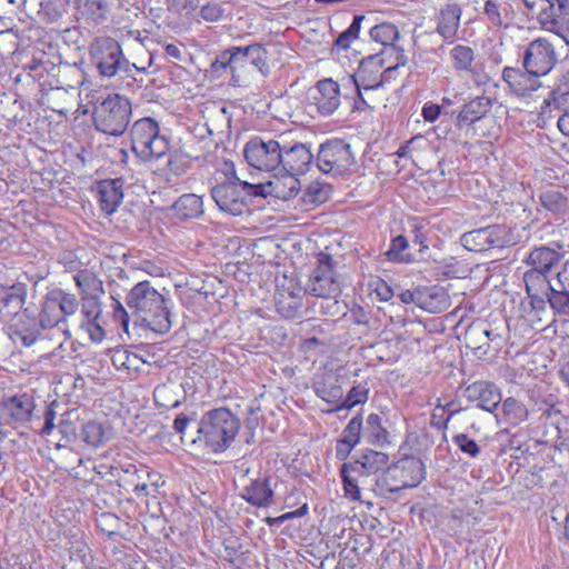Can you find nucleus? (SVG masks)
Instances as JSON below:
<instances>
[{
    "label": "nucleus",
    "instance_id": "f257e3e1",
    "mask_svg": "<svg viewBox=\"0 0 569 569\" xmlns=\"http://www.w3.org/2000/svg\"><path fill=\"white\" fill-rule=\"evenodd\" d=\"M126 303L140 323L157 333H166L171 328L170 312L164 297L150 283L138 282L127 295Z\"/></svg>",
    "mask_w": 569,
    "mask_h": 569
},
{
    "label": "nucleus",
    "instance_id": "f03ea898",
    "mask_svg": "<svg viewBox=\"0 0 569 569\" xmlns=\"http://www.w3.org/2000/svg\"><path fill=\"white\" fill-rule=\"evenodd\" d=\"M389 461L387 453L372 449L363 450L359 457L340 468L346 497L353 501L361 500V490L373 492L375 480L372 476L385 471Z\"/></svg>",
    "mask_w": 569,
    "mask_h": 569
},
{
    "label": "nucleus",
    "instance_id": "7ed1b4c3",
    "mask_svg": "<svg viewBox=\"0 0 569 569\" xmlns=\"http://www.w3.org/2000/svg\"><path fill=\"white\" fill-rule=\"evenodd\" d=\"M240 429V421L228 408L207 411L197 425V438L190 437V443L203 445L211 452L226 451Z\"/></svg>",
    "mask_w": 569,
    "mask_h": 569
},
{
    "label": "nucleus",
    "instance_id": "20e7f679",
    "mask_svg": "<svg viewBox=\"0 0 569 569\" xmlns=\"http://www.w3.org/2000/svg\"><path fill=\"white\" fill-rule=\"evenodd\" d=\"M426 477L425 465L420 458L405 457L387 466L386 470L376 477L373 493L388 497L405 488L417 487Z\"/></svg>",
    "mask_w": 569,
    "mask_h": 569
},
{
    "label": "nucleus",
    "instance_id": "39448f33",
    "mask_svg": "<svg viewBox=\"0 0 569 569\" xmlns=\"http://www.w3.org/2000/svg\"><path fill=\"white\" fill-rule=\"evenodd\" d=\"M131 102L128 98L118 93L98 98L93 104L94 128L110 136H121L131 119Z\"/></svg>",
    "mask_w": 569,
    "mask_h": 569
},
{
    "label": "nucleus",
    "instance_id": "423d86ee",
    "mask_svg": "<svg viewBox=\"0 0 569 569\" xmlns=\"http://www.w3.org/2000/svg\"><path fill=\"white\" fill-rule=\"evenodd\" d=\"M221 63L232 71V80L239 81L241 76H251L260 72L266 74L269 71L267 63V51L258 43L247 47H232L221 53Z\"/></svg>",
    "mask_w": 569,
    "mask_h": 569
},
{
    "label": "nucleus",
    "instance_id": "0eeeda50",
    "mask_svg": "<svg viewBox=\"0 0 569 569\" xmlns=\"http://www.w3.org/2000/svg\"><path fill=\"white\" fill-rule=\"evenodd\" d=\"M130 137L132 151L142 160L160 158L169 150L167 138L160 134L158 122L150 117L134 121Z\"/></svg>",
    "mask_w": 569,
    "mask_h": 569
},
{
    "label": "nucleus",
    "instance_id": "6e6552de",
    "mask_svg": "<svg viewBox=\"0 0 569 569\" xmlns=\"http://www.w3.org/2000/svg\"><path fill=\"white\" fill-rule=\"evenodd\" d=\"M90 57L102 77L111 78L120 72L130 74L132 69L139 70L124 58L119 42L109 37L97 38L92 42Z\"/></svg>",
    "mask_w": 569,
    "mask_h": 569
},
{
    "label": "nucleus",
    "instance_id": "1a4fd4ad",
    "mask_svg": "<svg viewBox=\"0 0 569 569\" xmlns=\"http://www.w3.org/2000/svg\"><path fill=\"white\" fill-rule=\"evenodd\" d=\"M282 136L277 139L271 137H252L243 148L247 163L260 171H280Z\"/></svg>",
    "mask_w": 569,
    "mask_h": 569
},
{
    "label": "nucleus",
    "instance_id": "9d476101",
    "mask_svg": "<svg viewBox=\"0 0 569 569\" xmlns=\"http://www.w3.org/2000/svg\"><path fill=\"white\" fill-rule=\"evenodd\" d=\"M317 168L325 174L343 176L355 164L351 146L342 139H329L319 146Z\"/></svg>",
    "mask_w": 569,
    "mask_h": 569
},
{
    "label": "nucleus",
    "instance_id": "9b49d317",
    "mask_svg": "<svg viewBox=\"0 0 569 569\" xmlns=\"http://www.w3.org/2000/svg\"><path fill=\"white\" fill-rule=\"evenodd\" d=\"M258 183L243 182L237 187L232 182H222L211 189V197L221 211L232 216L242 214L252 198L260 197Z\"/></svg>",
    "mask_w": 569,
    "mask_h": 569
},
{
    "label": "nucleus",
    "instance_id": "f8f14e48",
    "mask_svg": "<svg viewBox=\"0 0 569 569\" xmlns=\"http://www.w3.org/2000/svg\"><path fill=\"white\" fill-rule=\"evenodd\" d=\"M306 292L325 299H333L337 305V297L341 293V283L333 269L332 258L326 253H319L318 266L312 271Z\"/></svg>",
    "mask_w": 569,
    "mask_h": 569
},
{
    "label": "nucleus",
    "instance_id": "ddd939ff",
    "mask_svg": "<svg viewBox=\"0 0 569 569\" xmlns=\"http://www.w3.org/2000/svg\"><path fill=\"white\" fill-rule=\"evenodd\" d=\"M557 62L555 44L543 37L529 42L522 54V67H529L540 77L547 76Z\"/></svg>",
    "mask_w": 569,
    "mask_h": 569
},
{
    "label": "nucleus",
    "instance_id": "4468645a",
    "mask_svg": "<svg viewBox=\"0 0 569 569\" xmlns=\"http://www.w3.org/2000/svg\"><path fill=\"white\" fill-rule=\"evenodd\" d=\"M383 54L385 51H380L361 60L358 70L352 76L357 90H375L382 87L383 81L390 79L392 73L387 74L386 69L381 72L385 64Z\"/></svg>",
    "mask_w": 569,
    "mask_h": 569
},
{
    "label": "nucleus",
    "instance_id": "2eb2a0df",
    "mask_svg": "<svg viewBox=\"0 0 569 569\" xmlns=\"http://www.w3.org/2000/svg\"><path fill=\"white\" fill-rule=\"evenodd\" d=\"M281 149V172L305 174L309 171L316 160L307 143L289 142L287 141L286 136H282Z\"/></svg>",
    "mask_w": 569,
    "mask_h": 569
},
{
    "label": "nucleus",
    "instance_id": "dca6fc26",
    "mask_svg": "<svg viewBox=\"0 0 569 569\" xmlns=\"http://www.w3.org/2000/svg\"><path fill=\"white\" fill-rule=\"evenodd\" d=\"M540 76L529 67H505L502 80L511 94L528 98L541 87Z\"/></svg>",
    "mask_w": 569,
    "mask_h": 569
},
{
    "label": "nucleus",
    "instance_id": "f3484780",
    "mask_svg": "<svg viewBox=\"0 0 569 569\" xmlns=\"http://www.w3.org/2000/svg\"><path fill=\"white\" fill-rule=\"evenodd\" d=\"M370 38L385 47V54L389 53V58H395L396 62L392 66L386 68L387 74L393 73L399 67H403L407 63L403 49L396 46V41L399 39L398 28L390 22H382L370 29Z\"/></svg>",
    "mask_w": 569,
    "mask_h": 569
},
{
    "label": "nucleus",
    "instance_id": "a211bd4d",
    "mask_svg": "<svg viewBox=\"0 0 569 569\" xmlns=\"http://www.w3.org/2000/svg\"><path fill=\"white\" fill-rule=\"evenodd\" d=\"M10 336L14 341H20L23 346H32L40 337L42 326L34 312L30 308L18 311L10 320Z\"/></svg>",
    "mask_w": 569,
    "mask_h": 569
},
{
    "label": "nucleus",
    "instance_id": "6ab92c4d",
    "mask_svg": "<svg viewBox=\"0 0 569 569\" xmlns=\"http://www.w3.org/2000/svg\"><path fill=\"white\" fill-rule=\"evenodd\" d=\"M309 96L317 111L325 117L333 114L341 102L339 84L331 78L319 80L309 90Z\"/></svg>",
    "mask_w": 569,
    "mask_h": 569
},
{
    "label": "nucleus",
    "instance_id": "aec40b11",
    "mask_svg": "<svg viewBox=\"0 0 569 569\" xmlns=\"http://www.w3.org/2000/svg\"><path fill=\"white\" fill-rule=\"evenodd\" d=\"M299 174L293 172H283L281 177H274L264 183H258L259 194L261 198L273 196L281 200H289L295 198L300 191V181L297 178Z\"/></svg>",
    "mask_w": 569,
    "mask_h": 569
},
{
    "label": "nucleus",
    "instance_id": "412c9836",
    "mask_svg": "<svg viewBox=\"0 0 569 569\" xmlns=\"http://www.w3.org/2000/svg\"><path fill=\"white\" fill-rule=\"evenodd\" d=\"M468 400L477 402V408L493 412L501 402L499 389L488 381H476L465 390Z\"/></svg>",
    "mask_w": 569,
    "mask_h": 569
},
{
    "label": "nucleus",
    "instance_id": "4be33fe9",
    "mask_svg": "<svg viewBox=\"0 0 569 569\" xmlns=\"http://www.w3.org/2000/svg\"><path fill=\"white\" fill-rule=\"evenodd\" d=\"M94 190L101 211L106 214L116 212L123 199L122 179L101 180L97 182Z\"/></svg>",
    "mask_w": 569,
    "mask_h": 569
},
{
    "label": "nucleus",
    "instance_id": "5701e85b",
    "mask_svg": "<svg viewBox=\"0 0 569 569\" xmlns=\"http://www.w3.org/2000/svg\"><path fill=\"white\" fill-rule=\"evenodd\" d=\"M10 427L30 421L34 409L33 398L28 393L17 395L2 401Z\"/></svg>",
    "mask_w": 569,
    "mask_h": 569
},
{
    "label": "nucleus",
    "instance_id": "b1692460",
    "mask_svg": "<svg viewBox=\"0 0 569 569\" xmlns=\"http://www.w3.org/2000/svg\"><path fill=\"white\" fill-rule=\"evenodd\" d=\"M462 9L458 3H447L437 14L436 32L448 43L457 39Z\"/></svg>",
    "mask_w": 569,
    "mask_h": 569
},
{
    "label": "nucleus",
    "instance_id": "393cba45",
    "mask_svg": "<svg viewBox=\"0 0 569 569\" xmlns=\"http://www.w3.org/2000/svg\"><path fill=\"white\" fill-rule=\"evenodd\" d=\"M26 293V287L22 283L0 284V322L9 321L21 310Z\"/></svg>",
    "mask_w": 569,
    "mask_h": 569
},
{
    "label": "nucleus",
    "instance_id": "a878e982",
    "mask_svg": "<svg viewBox=\"0 0 569 569\" xmlns=\"http://www.w3.org/2000/svg\"><path fill=\"white\" fill-rule=\"evenodd\" d=\"M100 468H107V466L101 465ZM108 469L110 475L116 478L118 487L126 493L132 491L139 480L152 477L151 471L142 465L110 466Z\"/></svg>",
    "mask_w": 569,
    "mask_h": 569
},
{
    "label": "nucleus",
    "instance_id": "bb28decb",
    "mask_svg": "<svg viewBox=\"0 0 569 569\" xmlns=\"http://www.w3.org/2000/svg\"><path fill=\"white\" fill-rule=\"evenodd\" d=\"M492 108V100L486 96H477L466 102L458 112L456 126L459 129L470 127L471 124L485 118Z\"/></svg>",
    "mask_w": 569,
    "mask_h": 569
},
{
    "label": "nucleus",
    "instance_id": "cd10ccee",
    "mask_svg": "<svg viewBox=\"0 0 569 569\" xmlns=\"http://www.w3.org/2000/svg\"><path fill=\"white\" fill-rule=\"evenodd\" d=\"M241 496L247 502L257 508H267L274 503V492L268 477L252 479L243 488Z\"/></svg>",
    "mask_w": 569,
    "mask_h": 569
},
{
    "label": "nucleus",
    "instance_id": "c85d7f7f",
    "mask_svg": "<svg viewBox=\"0 0 569 569\" xmlns=\"http://www.w3.org/2000/svg\"><path fill=\"white\" fill-rule=\"evenodd\" d=\"M199 152H193L190 149L189 143H182L178 149L170 151L167 161V181H170V177H181L191 168V161L193 159H200Z\"/></svg>",
    "mask_w": 569,
    "mask_h": 569
},
{
    "label": "nucleus",
    "instance_id": "c756f323",
    "mask_svg": "<svg viewBox=\"0 0 569 569\" xmlns=\"http://www.w3.org/2000/svg\"><path fill=\"white\" fill-rule=\"evenodd\" d=\"M154 402L161 408H177L186 399V389L182 383L169 380L154 388Z\"/></svg>",
    "mask_w": 569,
    "mask_h": 569
},
{
    "label": "nucleus",
    "instance_id": "7c9ffc66",
    "mask_svg": "<svg viewBox=\"0 0 569 569\" xmlns=\"http://www.w3.org/2000/svg\"><path fill=\"white\" fill-rule=\"evenodd\" d=\"M562 258V253L547 246L536 247L528 254L525 262L533 270L550 274L552 268L557 266Z\"/></svg>",
    "mask_w": 569,
    "mask_h": 569
},
{
    "label": "nucleus",
    "instance_id": "2f4dec72",
    "mask_svg": "<svg viewBox=\"0 0 569 569\" xmlns=\"http://www.w3.org/2000/svg\"><path fill=\"white\" fill-rule=\"evenodd\" d=\"M276 309L286 319H295L302 307L301 290L290 288L278 289L274 296Z\"/></svg>",
    "mask_w": 569,
    "mask_h": 569
},
{
    "label": "nucleus",
    "instance_id": "473e14b6",
    "mask_svg": "<svg viewBox=\"0 0 569 569\" xmlns=\"http://www.w3.org/2000/svg\"><path fill=\"white\" fill-rule=\"evenodd\" d=\"M569 112V86L557 83L543 100L539 112V119L547 121L552 118V111Z\"/></svg>",
    "mask_w": 569,
    "mask_h": 569
},
{
    "label": "nucleus",
    "instance_id": "72a5a7b5",
    "mask_svg": "<svg viewBox=\"0 0 569 569\" xmlns=\"http://www.w3.org/2000/svg\"><path fill=\"white\" fill-rule=\"evenodd\" d=\"M542 208L557 217H565L569 212V190L559 188H549L543 190L540 196Z\"/></svg>",
    "mask_w": 569,
    "mask_h": 569
},
{
    "label": "nucleus",
    "instance_id": "f704fd0d",
    "mask_svg": "<svg viewBox=\"0 0 569 569\" xmlns=\"http://www.w3.org/2000/svg\"><path fill=\"white\" fill-rule=\"evenodd\" d=\"M213 131L207 124H196L190 133V137L183 142L189 143L193 152H199L200 157L212 152L218 143L212 139Z\"/></svg>",
    "mask_w": 569,
    "mask_h": 569
},
{
    "label": "nucleus",
    "instance_id": "c9c22d12",
    "mask_svg": "<svg viewBox=\"0 0 569 569\" xmlns=\"http://www.w3.org/2000/svg\"><path fill=\"white\" fill-rule=\"evenodd\" d=\"M172 209L179 219H197L203 214L202 198L194 193L182 194L174 201Z\"/></svg>",
    "mask_w": 569,
    "mask_h": 569
},
{
    "label": "nucleus",
    "instance_id": "e433bc0d",
    "mask_svg": "<svg viewBox=\"0 0 569 569\" xmlns=\"http://www.w3.org/2000/svg\"><path fill=\"white\" fill-rule=\"evenodd\" d=\"M487 231L490 241V249L511 247L520 241L518 231L506 224L488 226Z\"/></svg>",
    "mask_w": 569,
    "mask_h": 569
},
{
    "label": "nucleus",
    "instance_id": "4c0bfd02",
    "mask_svg": "<svg viewBox=\"0 0 569 569\" xmlns=\"http://www.w3.org/2000/svg\"><path fill=\"white\" fill-rule=\"evenodd\" d=\"M316 395L328 403L335 407L342 401L343 389L339 382L338 377L328 376V378L316 381L313 383Z\"/></svg>",
    "mask_w": 569,
    "mask_h": 569
},
{
    "label": "nucleus",
    "instance_id": "58836bf2",
    "mask_svg": "<svg viewBox=\"0 0 569 569\" xmlns=\"http://www.w3.org/2000/svg\"><path fill=\"white\" fill-rule=\"evenodd\" d=\"M363 439L372 445L388 443V431L382 426V419L377 413H370L363 426Z\"/></svg>",
    "mask_w": 569,
    "mask_h": 569
},
{
    "label": "nucleus",
    "instance_id": "ea45409f",
    "mask_svg": "<svg viewBox=\"0 0 569 569\" xmlns=\"http://www.w3.org/2000/svg\"><path fill=\"white\" fill-rule=\"evenodd\" d=\"M369 397V388L367 385H356L353 386L343 398L340 403L336 407L325 410L327 413L339 412L341 410H350L355 408L357 405H362L368 400Z\"/></svg>",
    "mask_w": 569,
    "mask_h": 569
},
{
    "label": "nucleus",
    "instance_id": "a19ab883",
    "mask_svg": "<svg viewBox=\"0 0 569 569\" xmlns=\"http://www.w3.org/2000/svg\"><path fill=\"white\" fill-rule=\"evenodd\" d=\"M463 248L473 252H482L490 249L487 227L465 232L460 238Z\"/></svg>",
    "mask_w": 569,
    "mask_h": 569
},
{
    "label": "nucleus",
    "instance_id": "79ce46f5",
    "mask_svg": "<svg viewBox=\"0 0 569 569\" xmlns=\"http://www.w3.org/2000/svg\"><path fill=\"white\" fill-rule=\"evenodd\" d=\"M523 282L527 295L547 293L552 287L549 281V274L531 268L523 273Z\"/></svg>",
    "mask_w": 569,
    "mask_h": 569
},
{
    "label": "nucleus",
    "instance_id": "37998d69",
    "mask_svg": "<svg viewBox=\"0 0 569 569\" xmlns=\"http://www.w3.org/2000/svg\"><path fill=\"white\" fill-rule=\"evenodd\" d=\"M64 316L60 311V308L57 307L56 302L49 296H46L42 309L40 312V321L42 329L53 328L59 326L64 320Z\"/></svg>",
    "mask_w": 569,
    "mask_h": 569
},
{
    "label": "nucleus",
    "instance_id": "c03bdc74",
    "mask_svg": "<svg viewBox=\"0 0 569 569\" xmlns=\"http://www.w3.org/2000/svg\"><path fill=\"white\" fill-rule=\"evenodd\" d=\"M502 411L506 420L512 426H518L527 420L529 413L527 407L512 397L502 402Z\"/></svg>",
    "mask_w": 569,
    "mask_h": 569
},
{
    "label": "nucleus",
    "instance_id": "a18cd8bd",
    "mask_svg": "<svg viewBox=\"0 0 569 569\" xmlns=\"http://www.w3.org/2000/svg\"><path fill=\"white\" fill-rule=\"evenodd\" d=\"M450 58L457 71H469L473 73L472 63L475 53L470 47L457 44L450 50Z\"/></svg>",
    "mask_w": 569,
    "mask_h": 569
},
{
    "label": "nucleus",
    "instance_id": "49530a36",
    "mask_svg": "<svg viewBox=\"0 0 569 569\" xmlns=\"http://www.w3.org/2000/svg\"><path fill=\"white\" fill-rule=\"evenodd\" d=\"M409 247V242L406 237L397 236L391 240L389 249L386 251L385 256L388 261L399 262V263H408L413 260V256L406 250Z\"/></svg>",
    "mask_w": 569,
    "mask_h": 569
},
{
    "label": "nucleus",
    "instance_id": "de8ad7c7",
    "mask_svg": "<svg viewBox=\"0 0 569 569\" xmlns=\"http://www.w3.org/2000/svg\"><path fill=\"white\" fill-rule=\"evenodd\" d=\"M547 299L555 315L569 316V289L559 287L547 292Z\"/></svg>",
    "mask_w": 569,
    "mask_h": 569
},
{
    "label": "nucleus",
    "instance_id": "09e8293b",
    "mask_svg": "<svg viewBox=\"0 0 569 569\" xmlns=\"http://www.w3.org/2000/svg\"><path fill=\"white\" fill-rule=\"evenodd\" d=\"M485 332H487V323L483 321L471 323L465 335L467 347L473 350L485 351L489 348V343L486 342Z\"/></svg>",
    "mask_w": 569,
    "mask_h": 569
},
{
    "label": "nucleus",
    "instance_id": "8fccbe9b",
    "mask_svg": "<svg viewBox=\"0 0 569 569\" xmlns=\"http://www.w3.org/2000/svg\"><path fill=\"white\" fill-rule=\"evenodd\" d=\"M81 439L89 447L98 448L106 441V432L102 423L98 421H88L81 430Z\"/></svg>",
    "mask_w": 569,
    "mask_h": 569
},
{
    "label": "nucleus",
    "instance_id": "3c124183",
    "mask_svg": "<svg viewBox=\"0 0 569 569\" xmlns=\"http://www.w3.org/2000/svg\"><path fill=\"white\" fill-rule=\"evenodd\" d=\"M73 279L83 295L97 298V295L102 292V282L91 272H79Z\"/></svg>",
    "mask_w": 569,
    "mask_h": 569
},
{
    "label": "nucleus",
    "instance_id": "603ef678",
    "mask_svg": "<svg viewBox=\"0 0 569 569\" xmlns=\"http://www.w3.org/2000/svg\"><path fill=\"white\" fill-rule=\"evenodd\" d=\"M49 296L56 302L57 307L60 308V311L64 316V318L72 316L77 312L79 303L74 295L67 293L62 290L56 289L49 292Z\"/></svg>",
    "mask_w": 569,
    "mask_h": 569
},
{
    "label": "nucleus",
    "instance_id": "864d4df0",
    "mask_svg": "<svg viewBox=\"0 0 569 569\" xmlns=\"http://www.w3.org/2000/svg\"><path fill=\"white\" fill-rule=\"evenodd\" d=\"M331 193V186L326 182L312 181L305 191V201L321 204L326 202Z\"/></svg>",
    "mask_w": 569,
    "mask_h": 569
},
{
    "label": "nucleus",
    "instance_id": "5fc2aeb1",
    "mask_svg": "<svg viewBox=\"0 0 569 569\" xmlns=\"http://www.w3.org/2000/svg\"><path fill=\"white\" fill-rule=\"evenodd\" d=\"M192 416H188L186 413H180L173 420V430L180 435L182 442H190V437H193L192 432H188L189 430L194 431L197 433V425L199 421Z\"/></svg>",
    "mask_w": 569,
    "mask_h": 569
},
{
    "label": "nucleus",
    "instance_id": "6e6d98bb",
    "mask_svg": "<svg viewBox=\"0 0 569 569\" xmlns=\"http://www.w3.org/2000/svg\"><path fill=\"white\" fill-rule=\"evenodd\" d=\"M70 562H80L81 569H90L92 562L91 549L83 540H76L70 547Z\"/></svg>",
    "mask_w": 569,
    "mask_h": 569
},
{
    "label": "nucleus",
    "instance_id": "4d7b16f0",
    "mask_svg": "<svg viewBox=\"0 0 569 569\" xmlns=\"http://www.w3.org/2000/svg\"><path fill=\"white\" fill-rule=\"evenodd\" d=\"M112 362L117 367H123L127 370H138L140 363L143 361L138 357L137 353L130 352L126 349H119L114 351L112 356Z\"/></svg>",
    "mask_w": 569,
    "mask_h": 569
},
{
    "label": "nucleus",
    "instance_id": "13d9d810",
    "mask_svg": "<svg viewBox=\"0 0 569 569\" xmlns=\"http://www.w3.org/2000/svg\"><path fill=\"white\" fill-rule=\"evenodd\" d=\"M363 422L361 413L356 415L346 426L342 431L341 438L358 445L361 437L363 438Z\"/></svg>",
    "mask_w": 569,
    "mask_h": 569
},
{
    "label": "nucleus",
    "instance_id": "bf43d9fd",
    "mask_svg": "<svg viewBox=\"0 0 569 569\" xmlns=\"http://www.w3.org/2000/svg\"><path fill=\"white\" fill-rule=\"evenodd\" d=\"M452 441L461 452L471 458H477L481 452L480 446L466 433L453 436Z\"/></svg>",
    "mask_w": 569,
    "mask_h": 569
},
{
    "label": "nucleus",
    "instance_id": "052dcab7",
    "mask_svg": "<svg viewBox=\"0 0 569 569\" xmlns=\"http://www.w3.org/2000/svg\"><path fill=\"white\" fill-rule=\"evenodd\" d=\"M87 13L96 22L107 19L108 3L103 0H87L84 3Z\"/></svg>",
    "mask_w": 569,
    "mask_h": 569
},
{
    "label": "nucleus",
    "instance_id": "680f3d73",
    "mask_svg": "<svg viewBox=\"0 0 569 569\" xmlns=\"http://www.w3.org/2000/svg\"><path fill=\"white\" fill-rule=\"evenodd\" d=\"M223 14L224 8L216 1H209L200 8V17L207 22H217Z\"/></svg>",
    "mask_w": 569,
    "mask_h": 569
},
{
    "label": "nucleus",
    "instance_id": "e2e57ef3",
    "mask_svg": "<svg viewBox=\"0 0 569 569\" xmlns=\"http://www.w3.org/2000/svg\"><path fill=\"white\" fill-rule=\"evenodd\" d=\"M42 13L47 17L48 21L54 22L66 13V7L57 1H46L41 3Z\"/></svg>",
    "mask_w": 569,
    "mask_h": 569
},
{
    "label": "nucleus",
    "instance_id": "0e129e2a",
    "mask_svg": "<svg viewBox=\"0 0 569 569\" xmlns=\"http://www.w3.org/2000/svg\"><path fill=\"white\" fill-rule=\"evenodd\" d=\"M59 403L57 401H52L43 413V426L40 429L41 436H48L50 435L54 427H56V418H57V411L54 410L56 407H58Z\"/></svg>",
    "mask_w": 569,
    "mask_h": 569
},
{
    "label": "nucleus",
    "instance_id": "69168bd1",
    "mask_svg": "<svg viewBox=\"0 0 569 569\" xmlns=\"http://www.w3.org/2000/svg\"><path fill=\"white\" fill-rule=\"evenodd\" d=\"M71 411H67L61 416V419L58 423L59 431L61 432L62 437L67 441H71L76 439L77 432H76V426L71 421Z\"/></svg>",
    "mask_w": 569,
    "mask_h": 569
},
{
    "label": "nucleus",
    "instance_id": "338daca9",
    "mask_svg": "<svg viewBox=\"0 0 569 569\" xmlns=\"http://www.w3.org/2000/svg\"><path fill=\"white\" fill-rule=\"evenodd\" d=\"M483 12L492 26L500 27L502 24V18L497 1L487 0L485 2Z\"/></svg>",
    "mask_w": 569,
    "mask_h": 569
},
{
    "label": "nucleus",
    "instance_id": "774afa93",
    "mask_svg": "<svg viewBox=\"0 0 569 569\" xmlns=\"http://www.w3.org/2000/svg\"><path fill=\"white\" fill-rule=\"evenodd\" d=\"M100 313L101 311L98 309L97 312L93 315L92 320H90V322H87V331L89 333L91 341L93 342H101L104 338V331L100 323L98 322Z\"/></svg>",
    "mask_w": 569,
    "mask_h": 569
}]
</instances>
